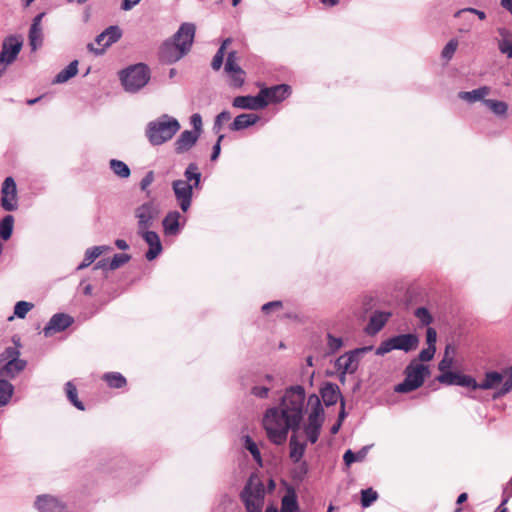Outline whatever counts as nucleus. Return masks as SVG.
<instances>
[{
  "instance_id": "1",
  "label": "nucleus",
  "mask_w": 512,
  "mask_h": 512,
  "mask_svg": "<svg viewBox=\"0 0 512 512\" xmlns=\"http://www.w3.org/2000/svg\"><path fill=\"white\" fill-rule=\"evenodd\" d=\"M305 391L301 386L286 390L278 407L269 408L263 417V427L268 439L275 445L287 440L289 430L299 429L303 418Z\"/></svg>"
},
{
  "instance_id": "2",
  "label": "nucleus",
  "mask_w": 512,
  "mask_h": 512,
  "mask_svg": "<svg viewBox=\"0 0 512 512\" xmlns=\"http://www.w3.org/2000/svg\"><path fill=\"white\" fill-rule=\"evenodd\" d=\"M179 129L178 120L164 114L148 124L146 136L152 145H161L172 139Z\"/></svg>"
},
{
  "instance_id": "3",
  "label": "nucleus",
  "mask_w": 512,
  "mask_h": 512,
  "mask_svg": "<svg viewBox=\"0 0 512 512\" xmlns=\"http://www.w3.org/2000/svg\"><path fill=\"white\" fill-rule=\"evenodd\" d=\"M247 512H261L264 505V484L256 474H251L240 494Z\"/></svg>"
},
{
  "instance_id": "4",
  "label": "nucleus",
  "mask_w": 512,
  "mask_h": 512,
  "mask_svg": "<svg viewBox=\"0 0 512 512\" xmlns=\"http://www.w3.org/2000/svg\"><path fill=\"white\" fill-rule=\"evenodd\" d=\"M405 379L395 387L397 393H409L421 387L429 376V368L417 360H412L404 371Z\"/></svg>"
},
{
  "instance_id": "5",
  "label": "nucleus",
  "mask_w": 512,
  "mask_h": 512,
  "mask_svg": "<svg viewBox=\"0 0 512 512\" xmlns=\"http://www.w3.org/2000/svg\"><path fill=\"white\" fill-rule=\"evenodd\" d=\"M120 80L128 92H136L150 80V69L144 63L132 65L120 73Z\"/></svg>"
},
{
  "instance_id": "6",
  "label": "nucleus",
  "mask_w": 512,
  "mask_h": 512,
  "mask_svg": "<svg viewBox=\"0 0 512 512\" xmlns=\"http://www.w3.org/2000/svg\"><path fill=\"white\" fill-rule=\"evenodd\" d=\"M20 351L16 347H7L0 355V377L13 379L26 367V361L19 358Z\"/></svg>"
},
{
  "instance_id": "7",
  "label": "nucleus",
  "mask_w": 512,
  "mask_h": 512,
  "mask_svg": "<svg viewBox=\"0 0 512 512\" xmlns=\"http://www.w3.org/2000/svg\"><path fill=\"white\" fill-rule=\"evenodd\" d=\"M308 403L313 405V409L308 416V423L304 428V432L308 440L314 444L317 442L320 430L323 424V408L321 407L318 396L311 395Z\"/></svg>"
},
{
  "instance_id": "8",
  "label": "nucleus",
  "mask_w": 512,
  "mask_h": 512,
  "mask_svg": "<svg viewBox=\"0 0 512 512\" xmlns=\"http://www.w3.org/2000/svg\"><path fill=\"white\" fill-rule=\"evenodd\" d=\"M419 343L415 334H401L383 341L376 350L377 355H384L392 350L412 351L417 348Z\"/></svg>"
},
{
  "instance_id": "9",
  "label": "nucleus",
  "mask_w": 512,
  "mask_h": 512,
  "mask_svg": "<svg viewBox=\"0 0 512 512\" xmlns=\"http://www.w3.org/2000/svg\"><path fill=\"white\" fill-rule=\"evenodd\" d=\"M134 215L137 219V230L149 229L160 215L159 204L155 200L145 202L135 209Z\"/></svg>"
},
{
  "instance_id": "10",
  "label": "nucleus",
  "mask_w": 512,
  "mask_h": 512,
  "mask_svg": "<svg viewBox=\"0 0 512 512\" xmlns=\"http://www.w3.org/2000/svg\"><path fill=\"white\" fill-rule=\"evenodd\" d=\"M371 350V347L356 349L341 355L335 362L337 371L341 374L340 381H344L346 374H353L359 365L358 354Z\"/></svg>"
},
{
  "instance_id": "11",
  "label": "nucleus",
  "mask_w": 512,
  "mask_h": 512,
  "mask_svg": "<svg viewBox=\"0 0 512 512\" xmlns=\"http://www.w3.org/2000/svg\"><path fill=\"white\" fill-rule=\"evenodd\" d=\"M1 207L5 211H15L18 208L17 187L12 177H7L1 188Z\"/></svg>"
},
{
  "instance_id": "12",
  "label": "nucleus",
  "mask_w": 512,
  "mask_h": 512,
  "mask_svg": "<svg viewBox=\"0 0 512 512\" xmlns=\"http://www.w3.org/2000/svg\"><path fill=\"white\" fill-rule=\"evenodd\" d=\"M194 188L195 186H193L191 183L181 179L175 180L172 183V189L175 198L183 212H187L191 206Z\"/></svg>"
},
{
  "instance_id": "13",
  "label": "nucleus",
  "mask_w": 512,
  "mask_h": 512,
  "mask_svg": "<svg viewBox=\"0 0 512 512\" xmlns=\"http://www.w3.org/2000/svg\"><path fill=\"white\" fill-rule=\"evenodd\" d=\"M22 42L15 36H9L2 43L0 53V64L6 67L14 62L17 55L21 51Z\"/></svg>"
},
{
  "instance_id": "14",
  "label": "nucleus",
  "mask_w": 512,
  "mask_h": 512,
  "mask_svg": "<svg viewBox=\"0 0 512 512\" xmlns=\"http://www.w3.org/2000/svg\"><path fill=\"white\" fill-rule=\"evenodd\" d=\"M436 379L441 384L458 385L476 390V380L469 375L461 374L459 372L450 371L449 373L440 374Z\"/></svg>"
},
{
  "instance_id": "15",
  "label": "nucleus",
  "mask_w": 512,
  "mask_h": 512,
  "mask_svg": "<svg viewBox=\"0 0 512 512\" xmlns=\"http://www.w3.org/2000/svg\"><path fill=\"white\" fill-rule=\"evenodd\" d=\"M137 233L149 245V249L145 254L146 259L149 261L154 260L162 252L159 235L154 231H149V229L137 230Z\"/></svg>"
},
{
  "instance_id": "16",
  "label": "nucleus",
  "mask_w": 512,
  "mask_h": 512,
  "mask_svg": "<svg viewBox=\"0 0 512 512\" xmlns=\"http://www.w3.org/2000/svg\"><path fill=\"white\" fill-rule=\"evenodd\" d=\"M259 94L266 102L267 106L269 103H277L286 99L290 94V86L280 84L269 88H263L260 90Z\"/></svg>"
},
{
  "instance_id": "17",
  "label": "nucleus",
  "mask_w": 512,
  "mask_h": 512,
  "mask_svg": "<svg viewBox=\"0 0 512 512\" xmlns=\"http://www.w3.org/2000/svg\"><path fill=\"white\" fill-rule=\"evenodd\" d=\"M73 318L64 313H58L51 317L48 324L44 327L43 333L46 337H50L55 333L61 332L73 323Z\"/></svg>"
},
{
  "instance_id": "18",
  "label": "nucleus",
  "mask_w": 512,
  "mask_h": 512,
  "mask_svg": "<svg viewBox=\"0 0 512 512\" xmlns=\"http://www.w3.org/2000/svg\"><path fill=\"white\" fill-rule=\"evenodd\" d=\"M196 27L192 23H183L176 34L173 36V41L178 48H181V44H185L187 46V52L190 50L194 36H195Z\"/></svg>"
},
{
  "instance_id": "19",
  "label": "nucleus",
  "mask_w": 512,
  "mask_h": 512,
  "mask_svg": "<svg viewBox=\"0 0 512 512\" xmlns=\"http://www.w3.org/2000/svg\"><path fill=\"white\" fill-rule=\"evenodd\" d=\"M187 53V46L185 44H181V48H178L171 41L165 42L160 50V56L162 60L167 63H174L182 58Z\"/></svg>"
},
{
  "instance_id": "20",
  "label": "nucleus",
  "mask_w": 512,
  "mask_h": 512,
  "mask_svg": "<svg viewBox=\"0 0 512 512\" xmlns=\"http://www.w3.org/2000/svg\"><path fill=\"white\" fill-rule=\"evenodd\" d=\"M232 105L239 109L259 110L266 107V102L258 93L257 96H237L234 98Z\"/></svg>"
},
{
  "instance_id": "21",
  "label": "nucleus",
  "mask_w": 512,
  "mask_h": 512,
  "mask_svg": "<svg viewBox=\"0 0 512 512\" xmlns=\"http://www.w3.org/2000/svg\"><path fill=\"white\" fill-rule=\"evenodd\" d=\"M35 505L40 512H66V507L62 502L48 495L39 496Z\"/></svg>"
},
{
  "instance_id": "22",
  "label": "nucleus",
  "mask_w": 512,
  "mask_h": 512,
  "mask_svg": "<svg viewBox=\"0 0 512 512\" xmlns=\"http://www.w3.org/2000/svg\"><path fill=\"white\" fill-rule=\"evenodd\" d=\"M199 133L185 130L183 131L175 142V151L178 154L189 151L197 142Z\"/></svg>"
},
{
  "instance_id": "23",
  "label": "nucleus",
  "mask_w": 512,
  "mask_h": 512,
  "mask_svg": "<svg viewBox=\"0 0 512 512\" xmlns=\"http://www.w3.org/2000/svg\"><path fill=\"white\" fill-rule=\"evenodd\" d=\"M104 34L106 37V41L103 43V48L95 49L93 47V44H88V49L90 51H93L96 54H102L106 47H109L111 44L117 42L121 38L122 31L118 26H110L104 30Z\"/></svg>"
},
{
  "instance_id": "24",
  "label": "nucleus",
  "mask_w": 512,
  "mask_h": 512,
  "mask_svg": "<svg viewBox=\"0 0 512 512\" xmlns=\"http://www.w3.org/2000/svg\"><path fill=\"white\" fill-rule=\"evenodd\" d=\"M390 312H375L366 327V332L370 335L378 333L390 318Z\"/></svg>"
},
{
  "instance_id": "25",
  "label": "nucleus",
  "mask_w": 512,
  "mask_h": 512,
  "mask_svg": "<svg viewBox=\"0 0 512 512\" xmlns=\"http://www.w3.org/2000/svg\"><path fill=\"white\" fill-rule=\"evenodd\" d=\"M181 215L178 211H170L163 219L162 225L166 235L174 236L179 233V219Z\"/></svg>"
},
{
  "instance_id": "26",
  "label": "nucleus",
  "mask_w": 512,
  "mask_h": 512,
  "mask_svg": "<svg viewBox=\"0 0 512 512\" xmlns=\"http://www.w3.org/2000/svg\"><path fill=\"white\" fill-rule=\"evenodd\" d=\"M260 117L253 113H243L238 115L230 125L231 131H240L256 124Z\"/></svg>"
},
{
  "instance_id": "27",
  "label": "nucleus",
  "mask_w": 512,
  "mask_h": 512,
  "mask_svg": "<svg viewBox=\"0 0 512 512\" xmlns=\"http://www.w3.org/2000/svg\"><path fill=\"white\" fill-rule=\"evenodd\" d=\"M491 92V88L488 86H482L480 88L474 89L472 91H462L458 93V97L461 100L474 103L476 101L486 100L485 97L488 96Z\"/></svg>"
},
{
  "instance_id": "28",
  "label": "nucleus",
  "mask_w": 512,
  "mask_h": 512,
  "mask_svg": "<svg viewBox=\"0 0 512 512\" xmlns=\"http://www.w3.org/2000/svg\"><path fill=\"white\" fill-rule=\"evenodd\" d=\"M497 32L500 36L497 40L499 51L512 58V33L506 28H498Z\"/></svg>"
},
{
  "instance_id": "29",
  "label": "nucleus",
  "mask_w": 512,
  "mask_h": 512,
  "mask_svg": "<svg viewBox=\"0 0 512 512\" xmlns=\"http://www.w3.org/2000/svg\"><path fill=\"white\" fill-rule=\"evenodd\" d=\"M341 396L340 389L336 384L327 383L321 389V397L326 406H331L337 403Z\"/></svg>"
},
{
  "instance_id": "30",
  "label": "nucleus",
  "mask_w": 512,
  "mask_h": 512,
  "mask_svg": "<svg viewBox=\"0 0 512 512\" xmlns=\"http://www.w3.org/2000/svg\"><path fill=\"white\" fill-rule=\"evenodd\" d=\"M503 376L498 372H487L481 383L476 382V389L488 390L496 387L502 382Z\"/></svg>"
},
{
  "instance_id": "31",
  "label": "nucleus",
  "mask_w": 512,
  "mask_h": 512,
  "mask_svg": "<svg viewBox=\"0 0 512 512\" xmlns=\"http://www.w3.org/2000/svg\"><path fill=\"white\" fill-rule=\"evenodd\" d=\"M102 379L110 388H123L127 384L126 378L119 372H108L102 376Z\"/></svg>"
},
{
  "instance_id": "32",
  "label": "nucleus",
  "mask_w": 512,
  "mask_h": 512,
  "mask_svg": "<svg viewBox=\"0 0 512 512\" xmlns=\"http://www.w3.org/2000/svg\"><path fill=\"white\" fill-rule=\"evenodd\" d=\"M109 247L106 246H95L91 249H88L85 253V257L83 262L78 266V269H84L90 266L96 258H98L104 251L108 250Z\"/></svg>"
},
{
  "instance_id": "33",
  "label": "nucleus",
  "mask_w": 512,
  "mask_h": 512,
  "mask_svg": "<svg viewBox=\"0 0 512 512\" xmlns=\"http://www.w3.org/2000/svg\"><path fill=\"white\" fill-rule=\"evenodd\" d=\"M229 76V85L232 87H241L245 82V71L238 65L232 70H225Z\"/></svg>"
},
{
  "instance_id": "34",
  "label": "nucleus",
  "mask_w": 512,
  "mask_h": 512,
  "mask_svg": "<svg viewBox=\"0 0 512 512\" xmlns=\"http://www.w3.org/2000/svg\"><path fill=\"white\" fill-rule=\"evenodd\" d=\"M78 72V61H72L66 68L60 71L55 77V83H64L74 77Z\"/></svg>"
},
{
  "instance_id": "35",
  "label": "nucleus",
  "mask_w": 512,
  "mask_h": 512,
  "mask_svg": "<svg viewBox=\"0 0 512 512\" xmlns=\"http://www.w3.org/2000/svg\"><path fill=\"white\" fill-rule=\"evenodd\" d=\"M185 181L191 183L196 189L200 186L201 173L198 171V166L195 163H190L184 172Z\"/></svg>"
},
{
  "instance_id": "36",
  "label": "nucleus",
  "mask_w": 512,
  "mask_h": 512,
  "mask_svg": "<svg viewBox=\"0 0 512 512\" xmlns=\"http://www.w3.org/2000/svg\"><path fill=\"white\" fill-rule=\"evenodd\" d=\"M281 512H298V503L294 492H289L283 496Z\"/></svg>"
},
{
  "instance_id": "37",
  "label": "nucleus",
  "mask_w": 512,
  "mask_h": 512,
  "mask_svg": "<svg viewBox=\"0 0 512 512\" xmlns=\"http://www.w3.org/2000/svg\"><path fill=\"white\" fill-rule=\"evenodd\" d=\"M232 39L226 38L223 42L218 51L216 52L215 56L212 59L211 66L214 70H219L223 64L224 56H225V50L226 48L231 44Z\"/></svg>"
},
{
  "instance_id": "38",
  "label": "nucleus",
  "mask_w": 512,
  "mask_h": 512,
  "mask_svg": "<svg viewBox=\"0 0 512 512\" xmlns=\"http://www.w3.org/2000/svg\"><path fill=\"white\" fill-rule=\"evenodd\" d=\"M14 217L12 215H6L0 222V237L3 240H8L13 231Z\"/></svg>"
},
{
  "instance_id": "39",
  "label": "nucleus",
  "mask_w": 512,
  "mask_h": 512,
  "mask_svg": "<svg viewBox=\"0 0 512 512\" xmlns=\"http://www.w3.org/2000/svg\"><path fill=\"white\" fill-rule=\"evenodd\" d=\"M13 385L6 379H0V406L6 405L12 397Z\"/></svg>"
},
{
  "instance_id": "40",
  "label": "nucleus",
  "mask_w": 512,
  "mask_h": 512,
  "mask_svg": "<svg viewBox=\"0 0 512 512\" xmlns=\"http://www.w3.org/2000/svg\"><path fill=\"white\" fill-rule=\"evenodd\" d=\"M305 452V445L299 443L293 435L290 439V458L296 463L300 461Z\"/></svg>"
},
{
  "instance_id": "41",
  "label": "nucleus",
  "mask_w": 512,
  "mask_h": 512,
  "mask_svg": "<svg viewBox=\"0 0 512 512\" xmlns=\"http://www.w3.org/2000/svg\"><path fill=\"white\" fill-rule=\"evenodd\" d=\"M66 395L69 401L79 410H84L85 407L83 403L78 399L77 396V388L76 386L71 382H67L65 385Z\"/></svg>"
},
{
  "instance_id": "42",
  "label": "nucleus",
  "mask_w": 512,
  "mask_h": 512,
  "mask_svg": "<svg viewBox=\"0 0 512 512\" xmlns=\"http://www.w3.org/2000/svg\"><path fill=\"white\" fill-rule=\"evenodd\" d=\"M484 104L498 116H503L508 110V105L504 101L487 99L484 100Z\"/></svg>"
},
{
  "instance_id": "43",
  "label": "nucleus",
  "mask_w": 512,
  "mask_h": 512,
  "mask_svg": "<svg viewBox=\"0 0 512 512\" xmlns=\"http://www.w3.org/2000/svg\"><path fill=\"white\" fill-rule=\"evenodd\" d=\"M110 167L112 171L121 178H127L130 176L129 167L122 161L113 159L110 161Z\"/></svg>"
},
{
  "instance_id": "44",
  "label": "nucleus",
  "mask_w": 512,
  "mask_h": 512,
  "mask_svg": "<svg viewBox=\"0 0 512 512\" xmlns=\"http://www.w3.org/2000/svg\"><path fill=\"white\" fill-rule=\"evenodd\" d=\"M244 446L251 453V455L253 456L254 460L260 466H262L261 453H260L256 443L252 440V438L250 436H245L244 437Z\"/></svg>"
},
{
  "instance_id": "45",
  "label": "nucleus",
  "mask_w": 512,
  "mask_h": 512,
  "mask_svg": "<svg viewBox=\"0 0 512 512\" xmlns=\"http://www.w3.org/2000/svg\"><path fill=\"white\" fill-rule=\"evenodd\" d=\"M130 259H131V256L129 254H125V253L115 254L109 263V270H116V269L120 268L121 266L128 263L130 261Z\"/></svg>"
},
{
  "instance_id": "46",
  "label": "nucleus",
  "mask_w": 512,
  "mask_h": 512,
  "mask_svg": "<svg viewBox=\"0 0 512 512\" xmlns=\"http://www.w3.org/2000/svg\"><path fill=\"white\" fill-rule=\"evenodd\" d=\"M377 498H378V494L372 488L362 490L361 505L363 507H369Z\"/></svg>"
},
{
  "instance_id": "47",
  "label": "nucleus",
  "mask_w": 512,
  "mask_h": 512,
  "mask_svg": "<svg viewBox=\"0 0 512 512\" xmlns=\"http://www.w3.org/2000/svg\"><path fill=\"white\" fill-rule=\"evenodd\" d=\"M33 307L34 305L30 302L19 301L16 303L14 307V315H16L18 318L23 319Z\"/></svg>"
},
{
  "instance_id": "48",
  "label": "nucleus",
  "mask_w": 512,
  "mask_h": 512,
  "mask_svg": "<svg viewBox=\"0 0 512 512\" xmlns=\"http://www.w3.org/2000/svg\"><path fill=\"white\" fill-rule=\"evenodd\" d=\"M414 315L423 325H429L433 322L432 315L425 307L417 308Z\"/></svg>"
},
{
  "instance_id": "49",
  "label": "nucleus",
  "mask_w": 512,
  "mask_h": 512,
  "mask_svg": "<svg viewBox=\"0 0 512 512\" xmlns=\"http://www.w3.org/2000/svg\"><path fill=\"white\" fill-rule=\"evenodd\" d=\"M29 41L32 49L35 50L42 43V30L41 28H30Z\"/></svg>"
},
{
  "instance_id": "50",
  "label": "nucleus",
  "mask_w": 512,
  "mask_h": 512,
  "mask_svg": "<svg viewBox=\"0 0 512 512\" xmlns=\"http://www.w3.org/2000/svg\"><path fill=\"white\" fill-rule=\"evenodd\" d=\"M457 46L458 42L456 40H450L442 50V57L448 60L451 59L457 49Z\"/></svg>"
},
{
  "instance_id": "51",
  "label": "nucleus",
  "mask_w": 512,
  "mask_h": 512,
  "mask_svg": "<svg viewBox=\"0 0 512 512\" xmlns=\"http://www.w3.org/2000/svg\"><path fill=\"white\" fill-rule=\"evenodd\" d=\"M454 364V357L443 356L442 360L438 364V369L441 374L449 373Z\"/></svg>"
},
{
  "instance_id": "52",
  "label": "nucleus",
  "mask_w": 512,
  "mask_h": 512,
  "mask_svg": "<svg viewBox=\"0 0 512 512\" xmlns=\"http://www.w3.org/2000/svg\"><path fill=\"white\" fill-rule=\"evenodd\" d=\"M153 181H154V172L149 171L146 173V175L142 178V180L140 182V188L142 191H145L147 193V196H150V191L147 189L153 183Z\"/></svg>"
},
{
  "instance_id": "53",
  "label": "nucleus",
  "mask_w": 512,
  "mask_h": 512,
  "mask_svg": "<svg viewBox=\"0 0 512 512\" xmlns=\"http://www.w3.org/2000/svg\"><path fill=\"white\" fill-rule=\"evenodd\" d=\"M435 352H436V347H427L420 351V353L418 355V359H416V360L418 362L419 361H423V362L430 361L433 359Z\"/></svg>"
},
{
  "instance_id": "54",
  "label": "nucleus",
  "mask_w": 512,
  "mask_h": 512,
  "mask_svg": "<svg viewBox=\"0 0 512 512\" xmlns=\"http://www.w3.org/2000/svg\"><path fill=\"white\" fill-rule=\"evenodd\" d=\"M231 119V113L228 112V111H222L221 113H219L215 119V123H214V129H216L217 131H219L222 127V125L229 121Z\"/></svg>"
},
{
  "instance_id": "55",
  "label": "nucleus",
  "mask_w": 512,
  "mask_h": 512,
  "mask_svg": "<svg viewBox=\"0 0 512 512\" xmlns=\"http://www.w3.org/2000/svg\"><path fill=\"white\" fill-rule=\"evenodd\" d=\"M506 380L501 388V394H506L512 389V366L509 367L505 372Z\"/></svg>"
},
{
  "instance_id": "56",
  "label": "nucleus",
  "mask_w": 512,
  "mask_h": 512,
  "mask_svg": "<svg viewBox=\"0 0 512 512\" xmlns=\"http://www.w3.org/2000/svg\"><path fill=\"white\" fill-rule=\"evenodd\" d=\"M238 57L236 51H231L227 55L224 70H232L233 67L238 66Z\"/></svg>"
},
{
  "instance_id": "57",
  "label": "nucleus",
  "mask_w": 512,
  "mask_h": 512,
  "mask_svg": "<svg viewBox=\"0 0 512 512\" xmlns=\"http://www.w3.org/2000/svg\"><path fill=\"white\" fill-rule=\"evenodd\" d=\"M328 347L332 352H336L342 347V339L328 334Z\"/></svg>"
},
{
  "instance_id": "58",
  "label": "nucleus",
  "mask_w": 512,
  "mask_h": 512,
  "mask_svg": "<svg viewBox=\"0 0 512 512\" xmlns=\"http://www.w3.org/2000/svg\"><path fill=\"white\" fill-rule=\"evenodd\" d=\"M426 341L428 347H436L437 332L434 328L429 327L426 331Z\"/></svg>"
},
{
  "instance_id": "59",
  "label": "nucleus",
  "mask_w": 512,
  "mask_h": 512,
  "mask_svg": "<svg viewBox=\"0 0 512 512\" xmlns=\"http://www.w3.org/2000/svg\"><path fill=\"white\" fill-rule=\"evenodd\" d=\"M191 124L193 125L195 131L194 133H201L202 130V117L200 114L195 113L191 116Z\"/></svg>"
},
{
  "instance_id": "60",
  "label": "nucleus",
  "mask_w": 512,
  "mask_h": 512,
  "mask_svg": "<svg viewBox=\"0 0 512 512\" xmlns=\"http://www.w3.org/2000/svg\"><path fill=\"white\" fill-rule=\"evenodd\" d=\"M281 308H282V302L281 301H272V302H268V303L264 304L262 306V311L265 314H268V313H270V311H272L274 309H281Z\"/></svg>"
},
{
  "instance_id": "61",
  "label": "nucleus",
  "mask_w": 512,
  "mask_h": 512,
  "mask_svg": "<svg viewBox=\"0 0 512 512\" xmlns=\"http://www.w3.org/2000/svg\"><path fill=\"white\" fill-rule=\"evenodd\" d=\"M251 392L259 398H266L268 396L269 388L264 386H255L252 388Z\"/></svg>"
},
{
  "instance_id": "62",
  "label": "nucleus",
  "mask_w": 512,
  "mask_h": 512,
  "mask_svg": "<svg viewBox=\"0 0 512 512\" xmlns=\"http://www.w3.org/2000/svg\"><path fill=\"white\" fill-rule=\"evenodd\" d=\"M223 138H224V135H219V137L217 139V142H216V144L213 147V152L211 154V160L212 161H215L218 158L219 154H220V151H221L220 143L223 140Z\"/></svg>"
},
{
  "instance_id": "63",
  "label": "nucleus",
  "mask_w": 512,
  "mask_h": 512,
  "mask_svg": "<svg viewBox=\"0 0 512 512\" xmlns=\"http://www.w3.org/2000/svg\"><path fill=\"white\" fill-rule=\"evenodd\" d=\"M141 0H123L121 4V9L128 11L131 10L134 6L140 3Z\"/></svg>"
},
{
  "instance_id": "64",
  "label": "nucleus",
  "mask_w": 512,
  "mask_h": 512,
  "mask_svg": "<svg viewBox=\"0 0 512 512\" xmlns=\"http://www.w3.org/2000/svg\"><path fill=\"white\" fill-rule=\"evenodd\" d=\"M343 460L345 464L349 466L356 461V456L351 450H347L343 456Z\"/></svg>"
}]
</instances>
